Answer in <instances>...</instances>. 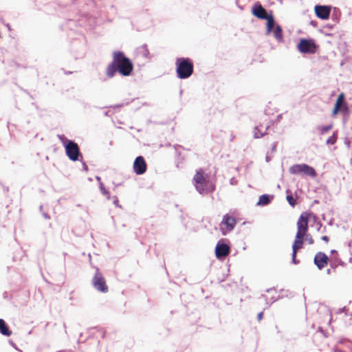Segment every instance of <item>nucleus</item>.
Instances as JSON below:
<instances>
[{"label": "nucleus", "instance_id": "obj_1", "mask_svg": "<svg viewBox=\"0 0 352 352\" xmlns=\"http://www.w3.org/2000/svg\"><path fill=\"white\" fill-rule=\"evenodd\" d=\"M133 68L132 60L122 51L116 50L112 54V61L107 65L106 76L112 78L118 73L122 76L128 77L133 74Z\"/></svg>", "mask_w": 352, "mask_h": 352}, {"label": "nucleus", "instance_id": "obj_2", "mask_svg": "<svg viewBox=\"0 0 352 352\" xmlns=\"http://www.w3.org/2000/svg\"><path fill=\"white\" fill-rule=\"evenodd\" d=\"M196 190L201 195H207L215 190V184L203 168H199L192 179Z\"/></svg>", "mask_w": 352, "mask_h": 352}, {"label": "nucleus", "instance_id": "obj_3", "mask_svg": "<svg viewBox=\"0 0 352 352\" xmlns=\"http://www.w3.org/2000/svg\"><path fill=\"white\" fill-rule=\"evenodd\" d=\"M251 12L252 14L258 19L266 21L265 34L270 35L275 23V19L272 11L270 10L267 12V10L262 6L261 3L256 1L253 4Z\"/></svg>", "mask_w": 352, "mask_h": 352}, {"label": "nucleus", "instance_id": "obj_4", "mask_svg": "<svg viewBox=\"0 0 352 352\" xmlns=\"http://www.w3.org/2000/svg\"><path fill=\"white\" fill-rule=\"evenodd\" d=\"M176 76L184 80L190 78L194 72L193 61L188 57H179L175 61Z\"/></svg>", "mask_w": 352, "mask_h": 352}, {"label": "nucleus", "instance_id": "obj_5", "mask_svg": "<svg viewBox=\"0 0 352 352\" xmlns=\"http://www.w3.org/2000/svg\"><path fill=\"white\" fill-rule=\"evenodd\" d=\"M296 48L302 54H314L318 52L319 45L312 38H300L296 45Z\"/></svg>", "mask_w": 352, "mask_h": 352}, {"label": "nucleus", "instance_id": "obj_6", "mask_svg": "<svg viewBox=\"0 0 352 352\" xmlns=\"http://www.w3.org/2000/svg\"><path fill=\"white\" fill-rule=\"evenodd\" d=\"M289 171L293 175H305L311 178L317 176L316 169L313 166L305 163L292 165L290 166Z\"/></svg>", "mask_w": 352, "mask_h": 352}, {"label": "nucleus", "instance_id": "obj_7", "mask_svg": "<svg viewBox=\"0 0 352 352\" xmlns=\"http://www.w3.org/2000/svg\"><path fill=\"white\" fill-rule=\"evenodd\" d=\"M64 148L65 155L69 160L77 162L82 159V154L80 152V147L74 140L67 141Z\"/></svg>", "mask_w": 352, "mask_h": 352}, {"label": "nucleus", "instance_id": "obj_8", "mask_svg": "<svg viewBox=\"0 0 352 352\" xmlns=\"http://www.w3.org/2000/svg\"><path fill=\"white\" fill-rule=\"evenodd\" d=\"M230 252L229 241L227 239H219L215 246V256L218 260H223Z\"/></svg>", "mask_w": 352, "mask_h": 352}, {"label": "nucleus", "instance_id": "obj_9", "mask_svg": "<svg viewBox=\"0 0 352 352\" xmlns=\"http://www.w3.org/2000/svg\"><path fill=\"white\" fill-rule=\"evenodd\" d=\"M91 283L93 287L101 293H107L109 291L105 279L98 267H96V273L92 278Z\"/></svg>", "mask_w": 352, "mask_h": 352}, {"label": "nucleus", "instance_id": "obj_10", "mask_svg": "<svg viewBox=\"0 0 352 352\" xmlns=\"http://www.w3.org/2000/svg\"><path fill=\"white\" fill-rule=\"evenodd\" d=\"M236 219L229 214L223 215L220 225V230L223 235H226L235 228Z\"/></svg>", "mask_w": 352, "mask_h": 352}, {"label": "nucleus", "instance_id": "obj_11", "mask_svg": "<svg viewBox=\"0 0 352 352\" xmlns=\"http://www.w3.org/2000/svg\"><path fill=\"white\" fill-rule=\"evenodd\" d=\"M331 8V6L316 5L314 6L315 14L320 19L327 20L330 17Z\"/></svg>", "mask_w": 352, "mask_h": 352}, {"label": "nucleus", "instance_id": "obj_12", "mask_svg": "<svg viewBox=\"0 0 352 352\" xmlns=\"http://www.w3.org/2000/svg\"><path fill=\"white\" fill-rule=\"evenodd\" d=\"M133 168L134 173L138 175L145 173L147 169V165L143 156L139 155L136 157L133 162Z\"/></svg>", "mask_w": 352, "mask_h": 352}, {"label": "nucleus", "instance_id": "obj_13", "mask_svg": "<svg viewBox=\"0 0 352 352\" xmlns=\"http://www.w3.org/2000/svg\"><path fill=\"white\" fill-rule=\"evenodd\" d=\"M329 258L323 252H317L314 258V263L319 270H322L328 265Z\"/></svg>", "mask_w": 352, "mask_h": 352}, {"label": "nucleus", "instance_id": "obj_14", "mask_svg": "<svg viewBox=\"0 0 352 352\" xmlns=\"http://www.w3.org/2000/svg\"><path fill=\"white\" fill-rule=\"evenodd\" d=\"M313 214V212L311 211H305L302 212L297 221V228L302 229L303 231H306L309 230L308 222L311 219V215Z\"/></svg>", "mask_w": 352, "mask_h": 352}, {"label": "nucleus", "instance_id": "obj_15", "mask_svg": "<svg viewBox=\"0 0 352 352\" xmlns=\"http://www.w3.org/2000/svg\"><path fill=\"white\" fill-rule=\"evenodd\" d=\"M274 26V30L272 29V31L271 33H273L274 37L278 43H283L284 41V38H283V30L282 27L279 24L276 23V22H275Z\"/></svg>", "mask_w": 352, "mask_h": 352}, {"label": "nucleus", "instance_id": "obj_16", "mask_svg": "<svg viewBox=\"0 0 352 352\" xmlns=\"http://www.w3.org/2000/svg\"><path fill=\"white\" fill-rule=\"evenodd\" d=\"M274 195L263 194L259 196L256 203L257 206H265L270 204L274 199Z\"/></svg>", "mask_w": 352, "mask_h": 352}, {"label": "nucleus", "instance_id": "obj_17", "mask_svg": "<svg viewBox=\"0 0 352 352\" xmlns=\"http://www.w3.org/2000/svg\"><path fill=\"white\" fill-rule=\"evenodd\" d=\"M0 333L6 337L10 336L12 333L8 324L2 318H0Z\"/></svg>", "mask_w": 352, "mask_h": 352}, {"label": "nucleus", "instance_id": "obj_18", "mask_svg": "<svg viewBox=\"0 0 352 352\" xmlns=\"http://www.w3.org/2000/svg\"><path fill=\"white\" fill-rule=\"evenodd\" d=\"M330 17H331V20L333 23H335V24L338 23L340 21V17H341V12L339 10V8H333V12H331Z\"/></svg>", "mask_w": 352, "mask_h": 352}, {"label": "nucleus", "instance_id": "obj_19", "mask_svg": "<svg viewBox=\"0 0 352 352\" xmlns=\"http://www.w3.org/2000/svg\"><path fill=\"white\" fill-rule=\"evenodd\" d=\"M137 50H138V52L139 54H142V56L144 58H151L150 52H149V50L148 49V46H147V45L146 43L143 44L141 47L138 48Z\"/></svg>", "mask_w": 352, "mask_h": 352}, {"label": "nucleus", "instance_id": "obj_20", "mask_svg": "<svg viewBox=\"0 0 352 352\" xmlns=\"http://www.w3.org/2000/svg\"><path fill=\"white\" fill-rule=\"evenodd\" d=\"M308 230L303 231L302 229L297 228V232L296 234L295 239L298 240L299 241L302 242L303 243L306 241V235Z\"/></svg>", "mask_w": 352, "mask_h": 352}, {"label": "nucleus", "instance_id": "obj_21", "mask_svg": "<svg viewBox=\"0 0 352 352\" xmlns=\"http://www.w3.org/2000/svg\"><path fill=\"white\" fill-rule=\"evenodd\" d=\"M341 112H342V117H343V119H342L343 124H345L346 122H347L349 115L351 113L350 109L346 105V104H344V105L342 107Z\"/></svg>", "mask_w": 352, "mask_h": 352}, {"label": "nucleus", "instance_id": "obj_22", "mask_svg": "<svg viewBox=\"0 0 352 352\" xmlns=\"http://www.w3.org/2000/svg\"><path fill=\"white\" fill-rule=\"evenodd\" d=\"M286 199L292 207H294L296 205V199L294 198L292 192L289 189L286 190Z\"/></svg>", "mask_w": 352, "mask_h": 352}, {"label": "nucleus", "instance_id": "obj_23", "mask_svg": "<svg viewBox=\"0 0 352 352\" xmlns=\"http://www.w3.org/2000/svg\"><path fill=\"white\" fill-rule=\"evenodd\" d=\"M333 128V124H329L327 125H320L318 126L317 129L320 131V135H324L327 133L329 131L331 130Z\"/></svg>", "mask_w": 352, "mask_h": 352}, {"label": "nucleus", "instance_id": "obj_24", "mask_svg": "<svg viewBox=\"0 0 352 352\" xmlns=\"http://www.w3.org/2000/svg\"><path fill=\"white\" fill-rule=\"evenodd\" d=\"M337 140H338V132L334 131L332 135H331L329 138H327V140L326 141V144L327 145H333L336 142Z\"/></svg>", "mask_w": 352, "mask_h": 352}, {"label": "nucleus", "instance_id": "obj_25", "mask_svg": "<svg viewBox=\"0 0 352 352\" xmlns=\"http://www.w3.org/2000/svg\"><path fill=\"white\" fill-rule=\"evenodd\" d=\"M302 247H303L302 242L299 241L297 239H294L292 246V249L293 251H296V252H298V250L302 248Z\"/></svg>", "mask_w": 352, "mask_h": 352}, {"label": "nucleus", "instance_id": "obj_26", "mask_svg": "<svg viewBox=\"0 0 352 352\" xmlns=\"http://www.w3.org/2000/svg\"><path fill=\"white\" fill-rule=\"evenodd\" d=\"M340 111H342L341 102L336 101L332 111V116H336Z\"/></svg>", "mask_w": 352, "mask_h": 352}, {"label": "nucleus", "instance_id": "obj_27", "mask_svg": "<svg viewBox=\"0 0 352 352\" xmlns=\"http://www.w3.org/2000/svg\"><path fill=\"white\" fill-rule=\"evenodd\" d=\"M267 133L266 132H261L258 129L257 126L254 127V138L256 139L261 138L263 137Z\"/></svg>", "mask_w": 352, "mask_h": 352}, {"label": "nucleus", "instance_id": "obj_28", "mask_svg": "<svg viewBox=\"0 0 352 352\" xmlns=\"http://www.w3.org/2000/svg\"><path fill=\"white\" fill-rule=\"evenodd\" d=\"M297 252L296 251H293L292 253V263L294 265H298L300 263V260L296 258Z\"/></svg>", "mask_w": 352, "mask_h": 352}, {"label": "nucleus", "instance_id": "obj_29", "mask_svg": "<svg viewBox=\"0 0 352 352\" xmlns=\"http://www.w3.org/2000/svg\"><path fill=\"white\" fill-rule=\"evenodd\" d=\"M58 138L59 139V140L61 142V143L63 144V146H65V145L67 143V141H70L71 140L69 139H67L65 135L63 134H58L57 135Z\"/></svg>", "mask_w": 352, "mask_h": 352}, {"label": "nucleus", "instance_id": "obj_30", "mask_svg": "<svg viewBox=\"0 0 352 352\" xmlns=\"http://www.w3.org/2000/svg\"><path fill=\"white\" fill-rule=\"evenodd\" d=\"M100 192L108 200L111 199L110 192L106 188L101 189Z\"/></svg>", "mask_w": 352, "mask_h": 352}, {"label": "nucleus", "instance_id": "obj_31", "mask_svg": "<svg viewBox=\"0 0 352 352\" xmlns=\"http://www.w3.org/2000/svg\"><path fill=\"white\" fill-rule=\"evenodd\" d=\"M322 224L321 222H318V225L316 226V230L318 232H321L322 233H324L327 232L326 226H324L323 228H322Z\"/></svg>", "mask_w": 352, "mask_h": 352}, {"label": "nucleus", "instance_id": "obj_32", "mask_svg": "<svg viewBox=\"0 0 352 352\" xmlns=\"http://www.w3.org/2000/svg\"><path fill=\"white\" fill-rule=\"evenodd\" d=\"M306 241H307L308 243L310 245H312L314 243V239L312 238L311 234H309L308 233V232H307V235H306Z\"/></svg>", "mask_w": 352, "mask_h": 352}, {"label": "nucleus", "instance_id": "obj_33", "mask_svg": "<svg viewBox=\"0 0 352 352\" xmlns=\"http://www.w3.org/2000/svg\"><path fill=\"white\" fill-rule=\"evenodd\" d=\"M336 24H335V23H326L324 24L323 26H322V28L324 29V28H327L329 30H332L334 26L336 25Z\"/></svg>", "mask_w": 352, "mask_h": 352}, {"label": "nucleus", "instance_id": "obj_34", "mask_svg": "<svg viewBox=\"0 0 352 352\" xmlns=\"http://www.w3.org/2000/svg\"><path fill=\"white\" fill-rule=\"evenodd\" d=\"M78 161L82 163V170L87 172L89 170V168H88V166L87 165V164L85 163V162L83 161V158L81 160H78Z\"/></svg>", "mask_w": 352, "mask_h": 352}, {"label": "nucleus", "instance_id": "obj_35", "mask_svg": "<svg viewBox=\"0 0 352 352\" xmlns=\"http://www.w3.org/2000/svg\"><path fill=\"white\" fill-rule=\"evenodd\" d=\"M311 218H312V219H313V221H314V223H316V226L318 225V222H320V221L318 220V217L316 216V214H314V212H313V214H312V215H311Z\"/></svg>", "mask_w": 352, "mask_h": 352}, {"label": "nucleus", "instance_id": "obj_36", "mask_svg": "<svg viewBox=\"0 0 352 352\" xmlns=\"http://www.w3.org/2000/svg\"><path fill=\"white\" fill-rule=\"evenodd\" d=\"M129 104V102H126L125 103L123 102V103H121V104H115L113 106H111V107L114 108V109L120 108V107H124V105H127Z\"/></svg>", "mask_w": 352, "mask_h": 352}, {"label": "nucleus", "instance_id": "obj_37", "mask_svg": "<svg viewBox=\"0 0 352 352\" xmlns=\"http://www.w3.org/2000/svg\"><path fill=\"white\" fill-rule=\"evenodd\" d=\"M179 219L181 220V222L183 224L184 227L185 228V229H187V223L185 222V217L182 214L180 217H179Z\"/></svg>", "mask_w": 352, "mask_h": 352}, {"label": "nucleus", "instance_id": "obj_38", "mask_svg": "<svg viewBox=\"0 0 352 352\" xmlns=\"http://www.w3.org/2000/svg\"><path fill=\"white\" fill-rule=\"evenodd\" d=\"M113 204L118 208H122V206L119 204V201L117 196H114L113 197Z\"/></svg>", "mask_w": 352, "mask_h": 352}, {"label": "nucleus", "instance_id": "obj_39", "mask_svg": "<svg viewBox=\"0 0 352 352\" xmlns=\"http://www.w3.org/2000/svg\"><path fill=\"white\" fill-rule=\"evenodd\" d=\"M237 182H237V179H236L235 177H232L230 179V184L231 185H232V186H234V185H236V184H237Z\"/></svg>", "mask_w": 352, "mask_h": 352}, {"label": "nucleus", "instance_id": "obj_40", "mask_svg": "<svg viewBox=\"0 0 352 352\" xmlns=\"http://www.w3.org/2000/svg\"><path fill=\"white\" fill-rule=\"evenodd\" d=\"M277 142H274L272 146V148H271V152L272 153H274L276 151V146H277Z\"/></svg>", "mask_w": 352, "mask_h": 352}, {"label": "nucleus", "instance_id": "obj_41", "mask_svg": "<svg viewBox=\"0 0 352 352\" xmlns=\"http://www.w3.org/2000/svg\"><path fill=\"white\" fill-rule=\"evenodd\" d=\"M263 318V311H261L257 314V320L261 321Z\"/></svg>", "mask_w": 352, "mask_h": 352}, {"label": "nucleus", "instance_id": "obj_42", "mask_svg": "<svg viewBox=\"0 0 352 352\" xmlns=\"http://www.w3.org/2000/svg\"><path fill=\"white\" fill-rule=\"evenodd\" d=\"M321 240L327 243L329 241V237L327 235H324V236H321Z\"/></svg>", "mask_w": 352, "mask_h": 352}, {"label": "nucleus", "instance_id": "obj_43", "mask_svg": "<svg viewBox=\"0 0 352 352\" xmlns=\"http://www.w3.org/2000/svg\"><path fill=\"white\" fill-rule=\"evenodd\" d=\"M309 24H310L311 25H312L313 27L316 28V27H317V25H318V22H317L316 21L311 20V21H310Z\"/></svg>", "mask_w": 352, "mask_h": 352}, {"label": "nucleus", "instance_id": "obj_44", "mask_svg": "<svg viewBox=\"0 0 352 352\" xmlns=\"http://www.w3.org/2000/svg\"><path fill=\"white\" fill-rule=\"evenodd\" d=\"M344 144H345V145H346L348 148H349V146H350V140H349L347 138H346L344 139Z\"/></svg>", "mask_w": 352, "mask_h": 352}, {"label": "nucleus", "instance_id": "obj_45", "mask_svg": "<svg viewBox=\"0 0 352 352\" xmlns=\"http://www.w3.org/2000/svg\"><path fill=\"white\" fill-rule=\"evenodd\" d=\"M271 160H272V157L268 153H267V155L265 156V161L267 162H270Z\"/></svg>", "mask_w": 352, "mask_h": 352}, {"label": "nucleus", "instance_id": "obj_46", "mask_svg": "<svg viewBox=\"0 0 352 352\" xmlns=\"http://www.w3.org/2000/svg\"><path fill=\"white\" fill-rule=\"evenodd\" d=\"M3 298L4 299H9V296H8V292H4L3 293Z\"/></svg>", "mask_w": 352, "mask_h": 352}, {"label": "nucleus", "instance_id": "obj_47", "mask_svg": "<svg viewBox=\"0 0 352 352\" xmlns=\"http://www.w3.org/2000/svg\"><path fill=\"white\" fill-rule=\"evenodd\" d=\"M43 216L46 219H50V214L48 213H47V212H43Z\"/></svg>", "mask_w": 352, "mask_h": 352}, {"label": "nucleus", "instance_id": "obj_48", "mask_svg": "<svg viewBox=\"0 0 352 352\" xmlns=\"http://www.w3.org/2000/svg\"><path fill=\"white\" fill-rule=\"evenodd\" d=\"M330 267L331 268L336 270L337 268L338 265L336 263L331 262V263H330Z\"/></svg>", "mask_w": 352, "mask_h": 352}, {"label": "nucleus", "instance_id": "obj_49", "mask_svg": "<svg viewBox=\"0 0 352 352\" xmlns=\"http://www.w3.org/2000/svg\"><path fill=\"white\" fill-rule=\"evenodd\" d=\"M282 114H278L277 116H276V122H280V120L282 119Z\"/></svg>", "mask_w": 352, "mask_h": 352}, {"label": "nucleus", "instance_id": "obj_50", "mask_svg": "<svg viewBox=\"0 0 352 352\" xmlns=\"http://www.w3.org/2000/svg\"><path fill=\"white\" fill-rule=\"evenodd\" d=\"M344 98V94H343V93H341V94L338 96V98H337V99H336V101H340V100H341L342 98Z\"/></svg>", "mask_w": 352, "mask_h": 352}, {"label": "nucleus", "instance_id": "obj_51", "mask_svg": "<svg viewBox=\"0 0 352 352\" xmlns=\"http://www.w3.org/2000/svg\"><path fill=\"white\" fill-rule=\"evenodd\" d=\"M9 343L16 349L18 350L16 344L12 340H9Z\"/></svg>", "mask_w": 352, "mask_h": 352}, {"label": "nucleus", "instance_id": "obj_52", "mask_svg": "<svg viewBox=\"0 0 352 352\" xmlns=\"http://www.w3.org/2000/svg\"><path fill=\"white\" fill-rule=\"evenodd\" d=\"M321 32H323L325 36H331L333 34H331V33H329V32H324L322 30H320Z\"/></svg>", "mask_w": 352, "mask_h": 352}, {"label": "nucleus", "instance_id": "obj_53", "mask_svg": "<svg viewBox=\"0 0 352 352\" xmlns=\"http://www.w3.org/2000/svg\"><path fill=\"white\" fill-rule=\"evenodd\" d=\"M105 188L104 184L102 182H100L99 183V188H100V190L102 188Z\"/></svg>", "mask_w": 352, "mask_h": 352}, {"label": "nucleus", "instance_id": "obj_54", "mask_svg": "<svg viewBox=\"0 0 352 352\" xmlns=\"http://www.w3.org/2000/svg\"><path fill=\"white\" fill-rule=\"evenodd\" d=\"M333 223H334V219L333 218H331L329 222H328V225L329 226H333Z\"/></svg>", "mask_w": 352, "mask_h": 352}, {"label": "nucleus", "instance_id": "obj_55", "mask_svg": "<svg viewBox=\"0 0 352 352\" xmlns=\"http://www.w3.org/2000/svg\"><path fill=\"white\" fill-rule=\"evenodd\" d=\"M62 69L63 70V72H64L65 74H66V75H69V74H73V72H71V71H66V70H65L64 69Z\"/></svg>", "mask_w": 352, "mask_h": 352}, {"label": "nucleus", "instance_id": "obj_56", "mask_svg": "<svg viewBox=\"0 0 352 352\" xmlns=\"http://www.w3.org/2000/svg\"><path fill=\"white\" fill-rule=\"evenodd\" d=\"M273 290L276 291V289H275V287H271V288L267 289L266 290V292H267V293H270V292H272V291H273Z\"/></svg>", "mask_w": 352, "mask_h": 352}, {"label": "nucleus", "instance_id": "obj_57", "mask_svg": "<svg viewBox=\"0 0 352 352\" xmlns=\"http://www.w3.org/2000/svg\"><path fill=\"white\" fill-rule=\"evenodd\" d=\"M331 254H338V251L336 250H331Z\"/></svg>", "mask_w": 352, "mask_h": 352}, {"label": "nucleus", "instance_id": "obj_58", "mask_svg": "<svg viewBox=\"0 0 352 352\" xmlns=\"http://www.w3.org/2000/svg\"><path fill=\"white\" fill-rule=\"evenodd\" d=\"M104 116H109V111H106L104 112Z\"/></svg>", "mask_w": 352, "mask_h": 352}, {"label": "nucleus", "instance_id": "obj_59", "mask_svg": "<svg viewBox=\"0 0 352 352\" xmlns=\"http://www.w3.org/2000/svg\"><path fill=\"white\" fill-rule=\"evenodd\" d=\"M339 264L342 266L345 265L344 262H343L341 259H339Z\"/></svg>", "mask_w": 352, "mask_h": 352}, {"label": "nucleus", "instance_id": "obj_60", "mask_svg": "<svg viewBox=\"0 0 352 352\" xmlns=\"http://www.w3.org/2000/svg\"><path fill=\"white\" fill-rule=\"evenodd\" d=\"M96 179L97 181H98L99 183H100V182H101V179H100V177L99 176H96Z\"/></svg>", "mask_w": 352, "mask_h": 352}, {"label": "nucleus", "instance_id": "obj_61", "mask_svg": "<svg viewBox=\"0 0 352 352\" xmlns=\"http://www.w3.org/2000/svg\"><path fill=\"white\" fill-rule=\"evenodd\" d=\"M327 274H331V270H330V269H327Z\"/></svg>", "mask_w": 352, "mask_h": 352}, {"label": "nucleus", "instance_id": "obj_62", "mask_svg": "<svg viewBox=\"0 0 352 352\" xmlns=\"http://www.w3.org/2000/svg\"><path fill=\"white\" fill-rule=\"evenodd\" d=\"M6 27L8 28V30H11V26L9 23L6 25Z\"/></svg>", "mask_w": 352, "mask_h": 352}, {"label": "nucleus", "instance_id": "obj_63", "mask_svg": "<svg viewBox=\"0 0 352 352\" xmlns=\"http://www.w3.org/2000/svg\"><path fill=\"white\" fill-rule=\"evenodd\" d=\"M90 107V105H89V104H87H87H85V105H84V107H85V108H88V107Z\"/></svg>", "mask_w": 352, "mask_h": 352}, {"label": "nucleus", "instance_id": "obj_64", "mask_svg": "<svg viewBox=\"0 0 352 352\" xmlns=\"http://www.w3.org/2000/svg\"><path fill=\"white\" fill-rule=\"evenodd\" d=\"M177 147H182V146L180 145H178V144H175L174 145V148L176 149Z\"/></svg>", "mask_w": 352, "mask_h": 352}]
</instances>
